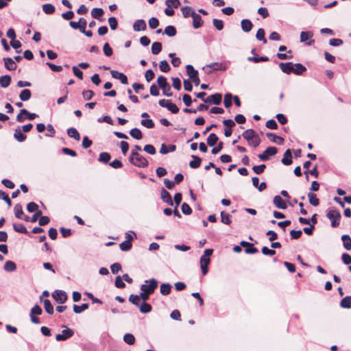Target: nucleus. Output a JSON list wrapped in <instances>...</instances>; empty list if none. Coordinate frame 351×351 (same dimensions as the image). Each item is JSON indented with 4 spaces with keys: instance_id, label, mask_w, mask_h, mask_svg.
<instances>
[{
    "instance_id": "1",
    "label": "nucleus",
    "mask_w": 351,
    "mask_h": 351,
    "mask_svg": "<svg viewBox=\"0 0 351 351\" xmlns=\"http://www.w3.org/2000/svg\"><path fill=\"white\" fill-rule=\"evenodd\" d=\"M242 136L248 142L250 145L254 147H258L261 143L259 136L252 129L245 130L242 134Z\"/></svg>"
},
{
    "instance_id": "2",
    "label": "nucleus",
    "mask_w": 351,
    "mask_h": 351,
    "mask_svg": "<svg viewBox=\"0 0 351 351\" xmlns=\"http://www.w3.org/2000/svg\"><path fill=\"white\" fill-rule=\"evenodd\" d=\"M130 162L138 167H147L149 165L147 160L139 154L138 152L132 150L130 156Z\"/></svg>"
},
{
    "instance_id": "3",
    "label": "nucleus",
    "mask_w": 351,
    "mask_h": 351,
    "mask_svg": "<svg viewBox=\"0 0 351 351\" xmlns=\"http://www.w3.org/2000/svg\"><path fill=\"white\" fill-rule=\"evenodd\" d=\"M327 217L331 221V226L337 228L339 226V221L341 218V213L337 210H330L326 214Z\"/></svg>"
},
{
    "instance_id": "4",
    "label": "nucleus",
    "mask_w": 351,
    "mask_h": 351,
    "mask_svg": "<svg viewBox=\"0 0 351 351\" xmlns=\"http://www.w3.org/2000/svg\"><path fill=\"white\" fill-rule=\"evenodd\" d=\"M145 282L149 284L142 285L141 286V290L149 295L152 294L158 287V281L155 278H152L149 280H145Z\"/></svg>"
},
{
    "instance_id": "5",
    "label": "nucleus",
    "mask_w": 351,
    "mask_h": 351,
    "mask_svg": "<svg viewBox=\"0 0 351 351\" xmlns=\"http://www.w3.org/2000/svg\"><path fill=\"white\" fill-rule=\"evenodd\" d=\"M278 149L276 147H267L263 154L258 155V158L262 161H266L269 160L270 156H274L277 154Z\"/></svg>"
},
{
    "instance_id": "6",
    "label": "nucleus",
    "mask_w": 351,
    "mask_h": 351,
    "mask_svg": "<svg viewBox=\"0 0 351 351\" xmlns=\"http://www.w3.org/2000/svg\"><path fill=\"white\" fill-rule=\"evenodd\" d=\"M52 297L59 304H64L68 298L66 293L62 290L55 291L52 293Z\"/></svg>"
},
{
    "instance_id": "7",
    "label": "nucleus",
    "mask_w": 351,
    "mask_h": 351,
    "mask_svg": "<svg viewBox=\"0 0 351 351\" xmlns=\"http://www.w3.org/2000/svg\"><path fill=\"white\" fill-rule=\"evenodd\" d=\"M74 334V332L72 329L69 328H66V329L62 331V334H58L56 336V339L58 341H65L69 338L71 337Z\"/></svg>"
},
{
    "instance_id": "8",
    "label": "nucleus",
    "mask_w": 351,
    "mask_h": 351,
    "mask_svg": "<svg viewBox=\"0 0 351 351\" xmlns=\"http://www.w3.org/2000/svg\"><path fill=\"white\" fill-rule=\"evenodd\" d=\"M313 34L311 32H302L300 33V41L306 42V45H312L315 43V40L312 39Z\"/></svg>"
},
{
    "instance_id": "9",
    "label": "nucleus",
    "mask_w": 351,
    "mask_h": 351,
    "mask_svg": "<svg viewBox=\"0 0 351 351\" xmlns=\"http://www.w3.org/2000/svg\"><path fill=\"white\" fill-rule=\"evenodd\" d=\"M294 64H295L291 62H280L279 66L283 73L290 74L291 73H293Z\"/></svg>"
},
{
    "instance_id": "10",
    "label": "nucleus",
    "mask_w": 351,
    "mask_h": 351,
    "mask_svg": "<svg viewBox=\"0 0 351 351\" xmlns=\"http://www.w3.org/2000/svg\"><path fill=\"white\" fill-rule=\"evenodd\" d=\"M110 73L113 78L119 80L123 84H128V77L123 73H120L117 71L112 70L110 71Z\"/></svg>"
},
{
    "instance_id": "11",
    "label": "nucleus",
    "mask_w": 351,
    "mask_h": 351,
    "mask_svg": "<svg viewBox=\"0 0 351 351\" xmlns=\"http://www.w3.org/2000/svg\"><path fill=\"white\" fill-rule=\"evenodd\" d=\"M210 263V258L202 256L200 258V266L203 275H206L208 271V265Z\"/></svg>"
},
{
    "instance_id": "12",
    "label": "nucleus",
    "mask_w": 351,
    "mask_h": 351,
    "mask_svg": "<svg viewBox=\"0 0 351 351\" xmlns=\"http://www.w3.org/2000/svg\"><path fill=\"white\" fill-rule=\"evenodd\" d=\"M222 99V95L221 93H215L206 97V103H212L215 105L221 104Z\"/></svg>"
},
{
    "instance_id": "13",
    "label": "nucleus",
    "mask_w": 351,
    "mask_h": 351,
    "mask_svg": "<svg viewBox=\"0 0 351 351\" xmlns=\"http://www.w3.org/2000/svg\"><path fill=\"white\" fill-rule=\"evenodd\" d=\"M240 244L241 246L245 247V252L246 254H255L258 252V249L254 246L253 243L243 241Z\"/></svg>"
},
{
    "instance_id": "14",
    "label": "nucleus",
    "mask_w": 351,
    "mask_h": 351,
    "mask_svg": "<svg viewBox=\"0 0 351 351\" xmlns=\"http://www.w3.org/2000/svg\"><path fill=\"white\" fill-rule=\"evenodd\" d=\"M160 195H161V199H162V201L168 204L170 206L173 205V202L172 201L171 196L170 193L164 188H162L161 190Z\"/></svg>"
},
{
    "instance_id": "15",
    "label": "nucleus",
    "mask_w": 351,
    "mask_h": 351,
    "mask_svg": "<svg viewBox=\"0 0 351 351\" xmlns=\"http://www.w3.org/2000/svg\"><path fill=\"white\" fill-rule=\"evenodd\" d=\"M266 136L273 143H276L278 145H282L284 143V138L281 136H277L274 133L267 132Z\"/></svg>"
},
{
    "instance_id": "16",
    "label": "nucleus",
    "mask_w": 351,
    "mask_h": 351,
    "mask_svg": "<svg viewBox=\"0 0 351 351\" xmlns=\"http://www.w3.org/2000/svg\"><path fill=\"white\" fill-rule=\"evenodd\" d=\"M146 23L143 19L136 21L133 25V29L136 32L144 31L146 29Z\"/></svg>"
},
{
    "instance_id": "17",
    "label": "nucleus",
    "mask_w": 351,
    "mask_h": 351,
    "mask_svg": "<svg viewBox=\"0 0 351 351\" xmlns=\"http://www.w3.org/2000/svg\"><path fill=\"white\" fill-rule=\"evenodd\" d=\"M5 67L9 71H14L16 69V64L11 58H4L3 59Z\"/></svg>"
},
{
    "instance_id": "18",
    "label": "nucleus",
    "mask_w": 351,
    "mask_h": 351,
    "mask_svg": "<svg viewBox=\"0 0 351 351\" xmlns=\"http://www.w3.org/2000/svg\"><path fill=\"white\" fill-rule=\"evenodd\" d=\"M281 161L285 165H290L292 163V154L290 149L285 151Z\"/></svg>"
},
{
    "instance_id": "19",
    "label": "nucleus",
    "mask_w": 351,
    "mask_h": 351,
    "mask_svg": "<svg viewBox=\"0 0 351 351\" xmlns=\"http://www.w3.org/2000/svg\"><path fill=\"white\" fill-rule=\"evenodd\" d=\"M193 26L195 29H198L203 24L201 16L197 13H193Z\"/></svg>"
},
{
    "instance_id": "20",
    "label": "nucleus",
    "mask_w": 351,
    "mask_h": 351,
    "mask_svg": "<svg viewBox=\"0 0 351 351\" xmlns=\"http://www.w3.org/2000/svg\"><path fill=\"white\" fill-rule=\"evenodd\" d=\"M274 204L280 209H286L287 207L285 202L279 195H276L274 197Z\"/></svg>"
},
{
    "instance_id": "21",
    "label": "nucleus",
    "mask_w": 351,
    "mask_h": 351,
    "mask_svg": "<svg viewBox=\"0 0 351 351\" xmlns=\"http://www.w3.org/2000/svg\"><path fill=\"white\" fill-rule=\"evenodd\" d=\"M242 30L245 32H249L253 27V24L249 19H243L241 22Z\"/></svg>"
},
{
    "instance_id": "22",
    "label": "nucleus",
    "mask_w": 351,
    "mask_h": 351,
    "mask_svg": "<svg viewBox=\"0 0 351 351\" xmlns=\"http://www.w3.org/2000/svg\"><path fill=\"white\" fill-rule=\"evenodd\" d=\"M14 137L19 142H23L27 138V136L23 134L20 127H18L17 128L15 129Z\"/></svg>"
},
{
    "instance_id": "23",
    "label": "nucleus",
    "mask_w": 351,
    "mask_h": 351,
    "mask_svg": "<svg viewBox=\"0 0 351 351\" xmlns=\"http://www.w3.org/2000/svg\"><path fill=\"white\" fill-rule=\"evenodd\" d=\"M210 68H212L213 71H226L227 69V66L225 63L221 62H213L208 64Z\"/></svg>"
},
{
    "instance_id": "24",
    "label": "nucleus",
    "mask_w": 351,
    "mask_h": 351,
    "mask_svg": "<svg viewBox=\"0 0 351 351\" xmlns=\"http://www.w3.org/2000/svg\"><path fill=\"white\" fill-rule=\"evenodd\" d=\"M191 158L193 159L189 162V167L192 169L198 168L202 163V158L197 156L192 155Z\"/></svg>"
},
{
    "instance_id": "25",
    "label": "nucleus",
    "mask_w": 351,
    "mask_h": 351,
    "mask_svg": "<svg viewBox=\"0 0 351 351\" xmlns=\"http://www.w3.org/2000/svg\"><path fill=\"white\" fill-rule=\"evenodd\" d=\"M343 247L347 250H351V238L348 234H343L341 237Z\"/></svg>"
},
{
    "instance_id": "26",
    "label": "nucleus",
    "mask_w": 351,
    "mask_h": 351,
    "mask_svg": "<svg viewBox=\"0 0 351 351\" xmlns=\"http://www.w3.org/2000/svg\"><path fill=\"white\" fill-rule=\"evenodd\" d=\"M186 69L187 75H189V77L191 80L198 75V71L197 70H195L192 65H191V64L186 65Z\"/></svg>"
},
{
    "instance_id": "27",
    "label": "nucleus",
    "mask_w": 351,
    "mask_h": 351,
    "mask_svg": "<svg viewBox=\"0 0 351 351\" xmlns=\"http://www.w3.org/2000/svg\"><path fill=\"white\" fill-rule=\"evenodd\" d=\"M171 285L169 283H163L160 285V291L163 295H167L171 293Z\"/></svg>"
},
{
    "instance_id": "28",
    "label": "nucleus",
    "mask_w": 351,
    "mask_h": 351,
    "mask_svg": "<svg viewBox=\"0 0 351 351\" xmlns=\"http://www.w3.org/2000/svg\"><path fill=\"white\" fill-rule=\"evenodd\" d=\"M104 13L102 8H95L91 11V16L95 19L100 20V18L103 16Z\"/></svg>"
},
{
    "instance_id": "29",
    "label": "nucleus",
    "mask_w": 351,
    "mask_h": 351,
    "mask_svg": "<svg viewBox=\"0 0 351 351\" xmlns=\"http://www.w3.org/2000/svg\"><path fill=\"white\" fill-rule=\"evenodd\" d=\"M67 134L69 137L73 138L76 141H79L80 139V135L77 130L74 128H70L67 130Z\"/></svg>"
},
{
    "instance_id": "30",
    "label": "nucleus",
    "mask_w": 351,
    "mask_h": 351,
    "mask_svg": "<svg viewBox=\"0 0 351 351\" xmlns=\"http://www.w3.org/2000/svg\"><path fill=\"white\" fill-rule=\"evenodd\" d=\"M11 82V77L10 75H5L0 77V85L3 88H7Z\"/></svg>"
},
{
    "instance_id": "31",
    "label": "nucleus",
    "mask_w": 351,
    "mask_h": 351,
    "mask_svg": "<svg viewBox=\"0 0 351 351\" xmlns=\"http://www.w3.org/2000/svg\"><path fill=\"white\" fill-rule=\"evenodd\" d=\"M14 212L15 217L18 219H22L23 216V210L22 206L20 204H17L14 207Z\"/></svg>"
},
{
    "instance_id": "32",
    "label": "nucleus",
    "mask_w": 351,
    "mask_h": 351,
    "mask_svg": "<svg viewBox=\"0 0 351 351\" xmlns=\"http://www.w3.org/2000/svg\"><path fill=\"white\" fill-rule=\"evenodd\" d=\"M219 138L215 133H211L209 134L208 137L207 138V144L213 147L214 146L218 141Z\"/></svg>"
},
{
    "instance_id": "33",
    "label": "nucleus",
    "mask_w": 351,
    "mask_h": 351,
    "mask_svg": "<svg viewBox=\"0 0 351 351\" xmlns=\"http://www.w3.org/2000/svg\"><path fill=\"white\" fill-rule=\"evenodd\" d=\"M306 71V68L300 63L294 64L293 73L295 75H301L303 72Z\"/></svg>"
},
{
    "instance_id": "34",
    "label": "nucleus",
    "mask_w": 351,
    "mask_h": 351,
    "mask_svg": "<svg viewBox=\"0 0 351 351\" xmlns=\"http://www.w3.org/2000/svg\"><path fill=\"white\" fill-rule=\"evenodd\" d=\"M308 198L311 205L317 206L319 204V199L317 197L315 193H309L308 194Z\"/></svg>"
},
{
    "instance_id": "35",
    "label": "nucleus",
    "mask_w": 351,
    "mask_h": 351,
    "mask_svg": "<svg viewBox=\"0 0 351 351\" xmlns=\"http://www.w3.org/2000/svg\"><path fill=\"white\" fill-rule=\"evenodd\" d=\"M340 306L343 308H351V296L343 298L340 302Z\"/></svg>"
},
{
    "instance_id": "36",
    "label": "nucleus",
    "mask_w": 351,
    "mask_h": 351,
    "mask_svg": "<svg viewBox=\"0 0 351 351\" xmlns=\"http://www.w3.org/2000/svg\"><path fill=\"white\" fill-rule=\"evenodd\" d=\"M31 96L32 93L29 89L23 90L19 95L21 101H27L31 98Z\"/></svg>"
},
{
    "instance_id": "37",
    "label": "nucleus",
    "mask_w": 351,
    "mask_h": 351,
    "mask_svg": "<svg viewBox=\"0 0 351 351\" xmlns=\"http://www.w3.org/2000/svg\"><path fill=\"white\" fill-rule=\"evenodd\" d=\"M162 43L160 42H154L152 45V52L154 55L158 54L162 51Z\"/></svg>"
},
{
    "instance_id": "38",
    "label": "nucleus",
    "mask_w": 351,
    "mask_h": 351,
    "mask_svg": "<svg viewBox=\"0 0 351 351\" xmlns=\"http://www.w3.org/2000/svg\"><path fill=\"white\" fill-rule=\"evenodd\" d=\"M14 230L19 233L23 234H29L27 228L22 223H14L13 224Z\"/></svg>"
},
{
    "instance_id": "39",
    "label": "nucleus",
    "mask_w": 351,
    "mask_h": 351,
    "mask_svg": "<svg viewBox=\"0 0 351 351\" xmlns=\"http://www.w3.org/2000/svg\"><path fill=\"white\" fill-rule=\"evenodd\" d=\"M43 10L47 14H52L55 12V7L51 3H46L43 5Z\"/></svg>"
},
{
    "instance_id": "40",
    "label": "nucleus",
    "mask_w": 351,
    "mask_h": 351,
    "mask_svg": "<svg viewBox=\"0 0 351 351\" xmlns=\"http://www.w3.org/2000/svg\"><path fill=\"white\" fill-rule=\"evenodd\" d=\"M16 269V265L12 261H7L4 265V269L6 271H14Z\"/></svg>"
},
{
    "instance_id": "41",
    "label": "nucleus",
    "mask_w": 351,
    "mask_h": 351,
    "mask_svg": "<svg viewBox=\"0 0 351 351\" xmlns=\"http://www.w3.org/2000/svg\"><path fill=\"white\" fill-rule=\"evenodd\" d=\"M43 303H44V308H45V311L48 314L52 315L53 313V307L50 300L48 299H46L44 300Z\"/></svg>"
},
{
    "instance_id": "42",
    "label": "nucleus",
    "mask_w": 351,
    "mask_h": 351,
    "mask_svg": "<svg viewBox=\"0 0 351 351\" xmlns=\"http://www.w3.org/2000/svg\"><path fill=\"white\" fill-rule=\"evenodd\" d=\"M130 134L135 139L140 140L143 138L141 131L138 128H133L130 131Z\"/></svg>"
},
{
    "instance_id": "43",
    "label": "nucleus",
    "mask_w": 351,
    "mask_h": 351,
    "mask_svg": "<svg viewBox=\"0 0 351 351\" xmlns=\"http://www.w3.org/2000/svg\"><path fill=\"white\" fill-rule=\"evenodd\" d=\"M265 30L263 28H259L256 32V38L262 41L264 44L267 43V39L265 37Z\"/></svg>"
},
{
    "instance_id": "44",
    "label": "nucleus",
    "mask_w": 351,
    "mask_h": 351,
    "mask_svg": "<svg viewBox=\"0 0 351 351\" xmlns=\"http://www.w3.org/2000/svg\"><path fill=\"white\" fill-rule=\"evenodd\" d=\"M111 158L110 154L108 152H101L99 154L98 160L104 163H108Z\"/></svg>"
},
{
    "instance_id": "45",
    "label": "nucleus",
    "mask_w": 351,
    "mask_h": 351,
    "mask_svg": "<svg viewBox=\"0 0 351 351\" xmlns=\"http://www.w3.org/2000/svg\"><path fill=\"white\" fill-rule=\"evenodd\" d=\"M233 99L231 93H226L224 96L223 104L226 108H230L232 105V100Z\"/></svg>"
},
{
    "instance_id": "46",
    "label": "nucleus",
    "mask_w": 351,
    "mask_h": 351,
    "mask_svg": "<svg viewBox=\"0 0 351 351\" xmlns=\"http://www.w3.org/2000/svg\"><path fill=\"white\" fill-rule=\"evenodd\" d=\"M139 308H140V311L143 313H149L152 311V306L147 303L146 302H143L142 304L140 305L139 304Z\"/></svg>"
},
{
    "instance_id": "47",
    "label": "nucleus",
    "mask_w": 351,
    "mask_h": 351,
    "mask_svg": "<svg viewBox=\"0 0 351 351\" xmlns=\"http://www.w3.org/2000/svg\"><path fill=\"white\" fill-rule=\"evenodd\" d=\"M221 221L226 225H230L231 223L230 215L224 211H221Z\"/></svg>"
},
{
    "instance_id": "48",
    "label": "nucleus",
    "mask_w": 351,
    "mask_h": 351,
    "mask_svg": "<svg viewBox=\"0 0 351 351\" xmlns=\"http://www.w3.org/2000/svg\"><path fill=\"white\" fill-rule=\"evenodd\" d=\"M181 10L184 18H188L189 16H192L193 13H195L189 6L182 7Z\"/></svg>"
},
{
    "instance_id": "49",
    "label": "nucleus",
    "mask_w": 351,
    "mask_h": 351,
    "mask_svg": "<svg viewBox=\"0 0 351 351\" xmlns=\"http://www.w3.org/2000/svg\"><path fill=\"white\" fill-rule=\"evenodd\" d=\"M177 31L174 26L168 25L165 29V34L169 36H174L176 35Z\"/></svg>"
},
{
    "instance_id": "50",
    "label": "nucleus",
    "mask_w": 351,
    "mask_h": 351,
    "mask_svg": "<svg viewBox=\"0 0 351 351\" xmlns=\"http://www.w3.org/2000/svg\"><path fill=\"white\" fill-rule=\"evenodd\" d=\"M88 308V303L83 304L81 306H77L76 304H74L73 305V311L75 313L78 314V313H82L83 311L86 310Z\"/></svg>"
},
{
    "instance_id": "51",
    "label": "nucleus",
    "mask_w": 351,
    "mask_h": 351,
    "mask_svg": "<svg viewBox=\"0 0 351 351\" xmlns=\"http://www.w3.org/2000/svg\"><path fill=\"white\" fill-rule=\"evenodd\" d=\"M160 69L162 72H169L171 69L169 64H168L167 61L164 60H161L159 64Z\"/></svg>"
},
{
    "instance_id": "52",
    "label": "nucleus",
    "mask_w": 351,
    "mask_h": 351,
    "mask_svg": "<svg viewBox=\"0 0 351 351\" xmlns=\"http://www.w3.org/2000/svg\"><path fill=\"white\" fill-rule=\"evenodd\" d=\"M124 341L129 344L133 345L135 343V337L132 334L127 333L123 337Z\"/></svg>"
},
{
    "instance_id": "53",
    "label": "nucleus",
    "mask_w": 351,
    "mask_h": 351,
    "mask_svg": "<svg viewBox=\"0 0 351 351\" xmlns=\"http://www.w3.org/2000/svg\"><path fill=\"white\" fill-rule=\"evenodd\" d=\"M157 82L158 84V86L162 89L163 88H165L166 86L169 85L167 81V78L163 75H160L158 77Z\"/></svg>"
},
{
    "instance_id": "54",
    "label": "nucleus",
    "mask_w": 351,
    "mask_h": 351,
    "mask_svg": "<svg viewBox=\"0 0 351 351\" xmlns=\"http://www.w3.org/2000/svg\"><path fill=\"white\" fill-rule=\"evenodd\" d=\"M141 123L142 125L149 129L154 128L155 126L154 121L149 119L141 120Z\"/></svg>"
},
{
    "instance_id": "55",
    "label": "nucleus",
    "mask_w": 351,
    "mask_h": 351,
    "mask_svg": "<svg viewBox=\"0 0 351 351\" xmlns=\"http://www.w3.org/2000/svg\"><path fill=\"white\" fill-rule=\"evenodd\" d=\"M0 199H3L9 207L12 206V201L8 195L4 191H0Z\"/></svg>"
},
{
    "instance_id": "56",
    "label": "nucleus",
    "mask_w": 351,
    "mask_h": 351,
    "mask_svg": "<svg viewBox=\"0 0 351 351\" xmlns=\"http://www.w3.org/2000/svg\"><path fill=\"white\" fill-rule=\"evenodd\" d=\"M132 244L129 241H125L120 243L119 247L122 251H128L132 248Z\"/></svg>"
},
{
    "instance_id": "57",
    "label": "nucleus",
    "mask_w": 351,
    "mask_h": 351,
    "mask_svg": "<svg viewBox=\"0 0 351 351\" xmlns=\"http://www.w3.org/2000/svg\"><path fill=\"white\" fill-rule=\"evenodd\" d=\"M140 296L138 295L131 294L129 297V301L136 306H139L140 304Z\"/></svg>"
},
{
    "instance_id": "58",
    "label": "nucleus",
    "mask_w": 351,
    "mask_h": 351,
    "mask_svg": "<svg viewBox=\"0 0 351 351\" xmlns=\"http://www.w3.org/2000/svg\"><path fill=\"white\" fill-rule=\"evenodd\" d=\"M103 50L104 54L108 57L111 56L113 53V50L108 43L104 44Z\"/></svg>"
},
{
    "instance_id": "59",
    "label": "nucleus",
    "mask_w": 351,
    "mask_h": 351,
    "mask_svg": "<svg viewBox=\"0 0 351 351\" xmlns=\"http://www.w3.org/2000/svg\"><path fill=\"white\" fill-rule=\"evenodd\" d=\"M266 168L265 165H256L252 167L253 171L256 174H261L264 172L265 169Z\"/></svg>"
},
{
    "instance_id": "60",
    "label": "nucleus",
    "mask_w": 351,
    "mask_h": 351,
    "mask_svg": "<svg viewBox=\"0 0 351 351\" xmlns=\"http://www.w3.org/2000/svg\"><path fill=\"white\" fill-rule=\"evenodd\" d=\"M82 95L85 100H90L95 95V93L91 90H84Z\"/></svg>"
},
{
    "instance_id": "61",
    "label": "nucleus",
    "mask_w": 351,
    "mask_h": 351,
    "mask_svg": "<svg viewBox=\"0 0 351 351\" xmlns=\"http://www.w3.org/2000/svg\"><path fill=\"white\" fill-rule=\"evenodd\" d=\"M265 125H266V127L267 128L271 129V130H276V129H278V124L276 122V121L274 120V119L268 120L266 122Z\"/></svg>"
},
{
    "instance_id": "62",
    "label": "nucleus",
    "mask_w": 351,
    "mask_h": 351,
    "mask_svg": "<svg viewBox=\"0 0 351 351\" xmlns=\"http://www.w3.org/2000/svg\"><path fill=\"white\" fill-rule=\"evenodd\" d=\"M108 23H109V25H110L111 29L114 30L117 28L118 22L115 17H113V16L110 17L108 19Z\"/></svg>"
},
{
    "instance_id": "63",
    "label": "nucleus",
    "mask_w": 351,
    "mask_h": 351,
    "mask_svg": "<svg viewBox=\"0 0 351 351\" xmlns=\"http://www.w3.org/2000/svg\"><path fill=\"white\" fill-rule=\"evenodd\" d=\"M213 25L215 27V28L220 31L222 30L223 28V22L222 20L215 19H213Z\"/></svg>"
},
{
    "instance_id": "64",
    "label": "nucleus",
    "mask_w": 351,
    "mask_h": 351,
    "mask_svg": "<svg viewBox=\"0 0 351 351\" xmlns=\"http://www.w3.org/2000/svg\"><path fill=\"white\" fill-rule=\"evenodd\" d=\"M38 209V206L35 202H29L27 205V210L29 213L36 212Z\"/></svg>"
}]
</instances>
